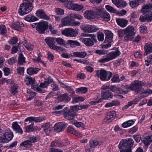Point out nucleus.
<instances>
[{"mask_svg":"<svg viewBox=\"0 0 152 152\" xmlns=\"http://www.w3.org/2000/svg\"><path fill=\"white\" fill-rule=\"evenodd\" d=\"M100 17L102 19L106 21H108L110 20V14L106 10H104Z\"/></svg>","mask_w":152,"mask_h":152,"instance_id":"c85d7f7f","label":"nucleus"},{"mask_svg":"<svg viewBox=\"0 0 152 152\" xmlns=\"http://www.w3.org/2000/svg\"><path fill=\"white\" fill-rule=\"evenodd\" d=\"M88 91V89L86 87H81L77 88L76 90V93H86Z\"/></svg>","mask_w":152,"mask_h":152,"instance_id":"8fccbe9b","label":"nucleus"},{"mask_svg":"<svg viewBox=\"0 0 152 152\" xmlns=\"http://www.w3.org/2000/svg\"><path fill=\"white\" fill-rule=\"evenodd\" d=\"M149 7V6H145L141 9V11L144 14L141 15L139 18L141 22H149L152 20V13L151 11L148 10Z\"/></svg>","mask_w":152,"mask_h":152,"instance_id":"7ed1b4c3","label":"nucleus"},{"mask_svg":"<svg viewBox=\"0 0 152 152\" xmlns=\"http://www.w3.org/2000/svg\"><path fill=\"white\" fill-rule=\"evenodd\" d=\"M78 34V30L76 29H73L70 28V37H75Z\"/></svg>","mask_w":152,"mask_h":152,"instance_id":"a18cd8bd","label":"nucleus"},{"mask_svg":"<svg viewBox=\"0 0 152 152\" xmlns=\"http://www.w3.org/2000/svg\"><path fill=\"white\" fill-rule=\"evenodd\" d=\"M129 5L132 8H134L137 6L139 4V2L137 0L131 1L129 2Z\"/></svg>","mask_w":152,"mask_h":152,"instance_id":"864d4df0","label":"nucleus"},{"mask_svg":"<svg viewBox=\"0 0 152 152\" xmlns=\"http://www.w3.org/2000/svg\"><path fill=\"white\" fill-rule=\"evenodd\" d=\"M124 31L126 35L124 37V39L126 41H128L132 40L135 35L134 29L132 26H128L124 29Z\"/></svg>","mask_w":152,"mask_h":152,"instance_id":"1a4fd4ad","label":"nucleus"},{"mask_svg":"<svg viewBox=\"0 0 152 152\" xmlns=\"http://www.w3.org/2000/svg\"><path fill=\"white\" fill-rule=\"evenodd\" d=\"M45 41L50 48L54 45L55 43V38L47 37L45 39Z\"/></svg>","mask_w":152,"mask_h":152,"instance_id":"cd10ccee","label":"nucleus"},{"mask_svg":"<svg viewBox=\"0 0 152 152\" xmlns=\"http://www.w3.org/2000/svg\"><path fill=\"white\" fill-rule=\"evenodd\" d=\"M25 124L26 125H28L25 127L26 129L25 132H33L34 130L33 128V125L34 123H29L28 122H26Z\"/></svg>","mask_w":152,"mask_h":152,"instance_id":"c756f323","label":"nucleus"},{"mask_svg":"<svg viewBox=\"0 0 152 152\" xmlns=\"http://www.w3.org/2000/svg\"><path fill=\"white\" fill-rule=\"evenodd\" d=\"M134 123V122L133 120H129L123 123L122 125L124 128H127L131 126Z\"/></svg>","mask_w":152,"mask_h":152,"instance_id":"f704fd0d","label":"nucleus"},{"mask_svg":"<svg viewBox=\"0 0 152 152\" xmlns=\"http://www.w3.org/2000/svg\"><path fill=\"white\" fill-rule=\"evenodd\" d=\"M42 127L43 128V129H51L52 128V126L50 125L49 123H46L42 126Z\"/></svg>","mask_w":152,"mask_h":152,"instance_id":"bf43d9fd","label":"nucleus"},{"mask_svg":"<svg viewBox=\"0 0 152 152\" xmlns=\"http://www.w3.org/2000/svg\"><path fill=\"white\" fill-rule=\"evenodd\" d=\"M120 102L117 100H113L110 102L107 103L105 105V107H109L113 106H117L119 105Z\"/></svg>","mask_w":152,"mask_h":152,"instance_id":"473e14b6","label":"nucleus"},{"mask_svg":"<svg viewBox=\"0 0 152 152\" xmlns=\"http://www.w3.org/2000/svg\"><path fill=\"white\" fill-rule=\"evenodd\" d=\"M31 87L32 89L34 90H37L38 92L40 93L44 92V90H42L41 88L39 87L38 85L35 83V82H33V83L31 85Z\"/></svg>","mask_w":152,"mask_h":152,"instance_id":"c9c22d12","label":"nucleus"},{"mask_svg":"<svg viewBox=\"0 0 152 152\" xmlns=\"http://www.w3.org/2000/svg\"><path fill=\"white\" fill-rule=\"evenodd\" d=\"M95 53L99 55H104L107 53V51L104 50H96Z\"/></svg>","mask_w":152,"mask_h":152,"instance_id":"052dcab7","label":"nucleus"},{"mask_svg":"<svg viewBox=\"0 0 152 152\" xmlns=\"http://www.w3.org/2000/svg\"><path fill=\"white\" fill-rule=\"evenodd\" d=\"M74 4L72 1L68 0L66 3L64 4V5L68 9L72 10Z\"/></svg>","mask_w":152,"mask_h":152,"instance_id":"ea45409f","label":"nucleus"},{"mask_svg":"<svg viewBox=\"0 0 152 152\" xmlns=\"http://www.w3.org/2000/svg\"><path fill=\"white\" fill-rule=\"evenodd\" d=\"M143 142L146 145H148L151 143L152 141V135H149L142 138Z\"/></svg>","mask_w":152,"mask_h":152,"instance_id":"a878e982","label":"nucleus"},{"mask_svg":"<svg viewBox=\"0 0 152 152\" xmlns=\"http://www.w3.org/2000/svg\"><path fill=\"white\" fill-rule=\"evenodd\" d=\"M18 60V63L20 65L23 64V63L25 62V58L21 53L19 54Z\"/></svg>","mask_w":152,"mask_h":152,"instance_id":"58836bf2","label":"nucleus"},{"mask_svg":"<svg viewBox=\"0 0 152 152\" xmlns=\"http://www.w3.org/2000/svg\"><path fill=\"white\" fill-rule=\"evenodd\" d=\"M83 8V7L82 5H79L77 4H74L72 10L79 11L81 10Z\"/></svg>","mask_w":152,"mask_h":152,"instance_id":"de8ad7c7","label":"nucleus"},{"mask_svg":"<svg viewBox=\"0 0 152 152\" xmlns=\"http://www.w3.org/2000/svg\"><path fill=\"white\" fill-rule=\"evenodd\" d=\"M56 11L57 14L59 15H62L64 14V10L59 8L56 9Z\"/></svg>","mask_w":152,"mask_h":152,"instance_id":"338daca9","label":"nucleus"},{"mask_svg":"<svg viewBox=\"0 0 152 152\" xmlns=\"http://www.w3.org/2000/svg\"><path fill=\"white\" fill-rule=\"evenodd\" d=\"M25 81L27 85H30L35 82V79L34 78H32L30 77H27L25 79Z\"/></svg>","mask_w":152,"mask_h":152,"instance_id":"4c0bfd02","label":"nucleus"},{"mask_svg":"<svg viewBox=\"0 0 152 152\" xmlns=\"http://www.w3.org/2000/svg\"><path fill=\"white\" fill-rule=\"evenodd\" d=\"M67 125L65 122H59L55 125L53 128L55 131L58 132H62Z\"/></svg>","mask_w":152,"mask_h":152,"instance_id":"4468645a","label":"nucleus"},{"mask_svg":"<svg viewBox=\"0 0 152 152\" xmlns=\"http://www.w3.org/2000/svg\"><path fill=\"white\" fill-rule=\"evenodd\" d=\"M84 15V17L88 19H95L96 18L93 9L86 10Z\"/></svg>","mask_w":152,"mask_h":152,"instance_id":"f3484780","label":"nucleus"},{"mask_svg":"<svg viewBox=\"0 0 152 152\" xmlns=\"http://www.w3.org/2000/svg\"><path fill=\"white\" fill-rule=\"evenodd\" d=\"M120 53L118 50H117L114 52L110 53L106 55L105 56L98 61L99 62L103 63L108 62L110 60L115 58L116 57L119 56Z\"/></svg>","mask_w":152,"mask_h":152,"instance_id":"423d86ee","label":"nucleus"},{"mask_svg":"<svg viewBox=\"0 0 152 152\" xmlns=\"http://www.w3.org/2000/svg\"><path fill=\"white\" fill-rule=\"evenodd\" d=\"M84 37H91V38H83L82 40L83 42L87 46H91L94 45V42H96L97 40L95 35L94 34H84Z\"/></svg>","mask_w":152,"mask_h":152,"instance_id":"0eeeda50","label":"nucleus"},{"mask_svg":"<svg viewBox=\"0 0 152 152\" xmlns=\"http://www.w3.org/2000/svg\"><path fill=\"white\" fill-rule=\"evenodd\" d=\"M61 34L67 37H70V28H65L64 30L62 31Z\"/></svg>","mask_w":152,"mask_h":152,"instance_id":"c03bdc74","label":"nucleus"},{"mask_svg":"<svg viewBox=\"0 0 152 152\" xmlns=\"http://www.w3.org/2000/svg\"><path fill=\"white\" fill-rule=\"evenodd\" d=\"M97 38L99 41H102L104 39V34L101 32H97Z\"/></svg>","mask_w":152,"mask_h":152,"instance_id":"5fc2aeb1","label":"nucleus"},{"mask_svg":"<svg viewBox=\"0 0 152 152\" xmlns=\"http://www.w3.org/2000/svg\"><path fill=\"white\" fill-rule=\"evenodd\" d=\"M102 99H108L112 98L113 96L112 93L109 90L104 92L101 94Z\"/></svg>","mask_w":152,"mask_h":152,"instance_id":"412c9836","label":"nucleus"},{"mask_svg":"<svg viewBox=\"0 0 152 152\" xmlns=\"http://www.w3.org/2000/svg\"><path fill=\"white\" fill-rule=\"evenodd\" d=\"M23 0V2L20 6L18 12L21 15L28 13L31 11L33 8L31 3L33 2L34 0Z\"/></svg>","mask_w":152,"mask_h":152,"instance_id":"f257e3e1","label":"nucleus"},{"mask_svg":"<svg viewBox=\"0 0 152 152\" xmlns=\"http://www.w3.org/2000/svg\"><path fill=\"white\" fill-rule=\"evenodd\" d=\"M106 9L109 12L112 13H115L116 12V10L113 8L112 7L109 5H106L105 6Z\"/></svg>","mask_w":152,"mask_h":152,"instance_id":"6e6d98bb","label":"nucleus"},{"mask_svg":"<svg viewBox=\"0 0 152 152\" xmlns=\"http://www.w3.org/2000/svg\"><path fill=\"white\" fill-rule=\"evenodd\" d=\"M17 88L15 86H13L11 87V92L13 94H15L17 93L18 91H17Z\"/></svg>","mask_w":152,"mask_h":152,"instance_id":"680f3d73","label":"nucleus"},{"mask_svg":"<svg viewBox=\"0 0 152 152\" xmlns=\"http://www.w3.org/2000/svg\"><path fill=\"white\" fill-rule=\"evenodd\" d=\"M67 132L68 133L73 134L75 132V130L73 127L72 126H69L67 129Z\"/></svg>","mask_w":152,"mask_h":152,"instance_id":"774afa93","label":"nucleus"},{"mask_svg":"<svg viewBox=\"0 0 152 152\" xmlns=\"http://www.w3.org/2000/svg\"><path fill=\"white\" fill-rule=\"evenodd\" d=\"M42 121V119H40L39 118H33L32 117H28L24 121L25 122H28L29 123H32L33 121H34L36 122H40Z\"/></svg>","mask_w":152,"mask_h":152,"instance_id":"7c9ffc66","label":"nucleus"},{"mask_svg":"<svg viewBox=\"0 0 152 152\" xmlns=\"http://www.w3.org/2000/svg\"><path fill=\"white\" fill-rule=\"evenodd\" d=\"M134 141L132 138H129L128 140H122L120 142L118 145L119 149L130 148L133 146Z\"/></svg>","mask_w":152,"mask_h":152,"instance_id":"9d476101","label":"nucleus"},{"mask_svg":"<svg viewBox=\"0 0 152 152\" xmlns=\"http://www.w3.org/2000/svg\"><path fill=\"white\" fill-rule=\"evenodd\" d=\"M90 147L91 148H95L96 146L102 145L104 142L102 141H98L96 140H91L90 141Z\"/></svg>","mask_w":152,"mask_h":152,"instance_id":"bb28decb","label":"nucleus"},{"mask_svg":"<svg viewBox=\"0 0 152 152\" xmlns=\"http://www.w3.org/2000/svg\"><path fill=\"white\" fill-rule=\"evenodd\" d=\"M37 140L36 137L30 138L29 140H25L22 142L20 145L21 146H23L25 147L28 148L31 147L32 142H36Z\"/></svg>","mask_w":152,"mask_h":152,"instance_id":"dca6fc26","label":"nucleus"},{"mask_svg":"<svg viewBox=\"0 0 152 152\" xmlns=\"http://www.w3.org/2000/svg\"><path fill=\"white\" fill-rule=\"evenodd\" d=\"M59 99L61 102H62L65 103H67L71 100L70 98L68 96L67 93L61 95L58 97Z\"/></svg>","mask_w":152,"mask_h":152,"instance_id":"aec40b11","label":"nucleus"},{"mask_svg":"<svg viewBox=\"0 0 152 152\" xmlns=\"http://www.w3.org/2000/svg\"><path fill=\"white\" fill-rule=\"evenodd\" d=\"M93 10L95 16L96 17L98 15L100 17V15H101L104 11L105 9H104L99 7L94 8Z\"/></svg>","mask_w":152,"mask_h":152,"instance_id":"393cba45","label":"nucleus"},{"mask_svg":"<svg viewBox=\"0 0 152 152\" xmlns=\"http://www.w3.org/2000/svg\"><path fill=\"white\" fill-rule=\"evenodd\" d=\"M61 23L64 26H79L80 24V22H77L72 20L71 17L70 16V14L67 17L62 19Z\"/></svg>","mask_w":152,"mask_h":152,"instance_id":"9b49d317","label":"nucleus"},{"mask_svg":"<svg viewBox=\"0 0 152 152\" xmlns=\"http://www.w3.org/2000/svg\"><path fill=\"white\" fill-rule=\"evenodd\" d=\"M118 2L116 5L118 8H124L126 5V2L123 0H119Z\"/></svg>","mask_w":152,"mask_h":152,"instance_id":"79ce46f5","label":"nucleus"},{"mask_svg":"<svg viewBox=\"0 0 152 152\" xmlns=\"http://www.w3.org/2000/svg\"><path fill=\"white\" fill-rule=\"evenodd\" d=\"M70 16L71 17L72 19L74 20L73 18H75L79 20L82 19L83 17L81 15L75 13H72L70 14Z\"/></svg>","mask_w":152,"mask_h":152,"instance_id":"603ef678","label":"nucleus"},{"mask_svg":"<svg viewBox=\"0 0 152 152\" xmlns=\"http://www.w3.org/2000/svg\"><path fill=\"white\" fill-rule=\"evenodd\" d=\"M144 49L145 52L144 55H147L148 54H149L152 52V43L148 42L146 43L144 46Z\"/></svg>","mask_w":152,"mask_h":152,"instance_id":"a211bd4d","label":"nucleus"},{"mask_svg":"<svg viewBox=\"0 0 152 152\" xmlns=\"http://www.w3.org/2000/svg\"><path fill=\"white\" fill-rule=\"evenodd\" d=\"M16 58L15 57H13L8 60V63L10 65H12L15 62Z\"/></svg>","mask_w":152,"mask_h":152,"instance_id":"69168bd1","label":"nucleus"},{"mask_svg":"<svg viewBox=\"0 0 152 152\" xmlns=\"http://www.w3.org/2000/svg\"><path fill=\"white\" fill-rule=\"evenodd\" d=\"M6 28L4 25H0V33L1 35H4L7 33Z\"/></svg>","mask_w":152,"mask_h":152,"instance_id":"49530a36","label":"nucleus"},{"mask_svg":"<svg viewBox=\"0 0 152 152\" xmlns=\"http://www.w3.org/2000/svg\"><path fill=\"white\" fill-rule=\"evenodd\" d=\"M117 32L119 37L121 38L124 36L125 34L124 29L118 30L117 31Z\"/></svg>","mask_w":152,"mask_h":152,"instance_id":"0e129e2a","label":"nucleus"},{"mask_svg":"<svg viewBox=\"0 0 152 152\" xmlns=\"http://www.w3.org/2000/svg\"><path fill=\"white\" fill-rule=\"evenodd\" d=\"M106 37L104 42L105 43H111L113 42V34L110 31L107 30L105 33Z\"/></svg>","mask_w":152,"mask_h":152,"instance_id":"6ab92c4d","label":"nucleus"},{"mask_svg":"<svg viewBox=\"0 0 152 152\" xmlns=\"http://www.w3.org/2000/svg\"><path fill=\"white\" fill-rule=\"evenodd\" d=\"M80 28L84 32L91 33L90 25H83L80 26Z\"/></svg>","mask_w":152,"mask_h":152,"instance_id":"e433bc0d","label":"nucleus"},{"mask_svg":"<svg viewBox=\"0 0 152 152\" xmlns=\"http://www.w3.org/2000/svg\"><path fill=\"white\" fill-rule=\"evenodd\" d=\"M55 41L56 42L58 45H65V42L64 40L61 38H55Z\"/></svg>","mask_w":152,"mask_h":152,"instance_id":"09e8293b","label":"nucleus"},{"mask_svg":"<svg viewBox=\"0 0 152 152\" xmlns=\"http://www.w3.org/2000/svg\"><path fill=\"white\" fill-rule=\"evenodd\" d=\"M116 116V112L114 111H110L107 114L106 117L104 119V121L107 123L111 122Z\"/></svg>","mask_w":152,"mask_h":152,"instance_id":"2eb2a0df","label":"nucleus"},{"mask_svg":"<svg viewBox=\"0 0 152 152\" xmlns=\"http://www.w3.org/2000/svg\"><path fill=\"white\" fill-rule=\"evenodd\" d=\"M75 110L74 106L71 107L70 109H68L67 107L64 108L63 110L64 117L66 119L69 120H73L77 116L76 113L77 111Z\"/></svg>","mask_w":152,"mask_h":152,"instance_id":"20e7f679","label":"nucleus"},{"mask_svg":"<svg viewBox=\"0 0 152 152\" xmlns=\"http://www.w3.org/2000/svg\"><path fill=\"white\" fill-rule=\"evenodd\" d=\"M69 123L71 124L74 125L77 128L83 127L84 126L83 123L80 122H77V121L74 120L70 121Z\"/></svg>","mask_w":152,"mask_h":152,"instance_id":"72a5a7b5","label":"nucleus"},{"mask_svg":"<svg viewBox=\"0 0 152 152\" xmlns=\"http://www.w3.org/2000/svg\"><path fill=\"white\" fill-rule=\"evenodd\" d=\"M48 23L47 21H43L37 25L36 27V30L40 34H44L45 31L48 28Z\"/></svg>","mask_w":152,"mask_h":152,"instance_id":"ddd939ff","label":"nucleus"},{"mask_svg":"<svg viewBox=\"0 0 152 152\" xmlns=\"http://www.w3.org/2000/svg\"><path fill=\"white\" fill-rule=\"evenodd\" d=\"M123 79H120L118 75L115 74L113 75L111 79V81L113 82H118L120 81L123 80Z\"/></svg>","mask_w":152,"mask_h":152,"instance_id":"3c124183","label":"nucleus"},{"mask_svg":"<svg viewBox=\"0 0 152 152\" xmlns=\"http://www.w3.org/2000/svg\"><path fill=\"white\" fill-rule=\"evenodd\" d=\"M23 0V2L20 6L18 12L21 15L28 13L31 11L33 8L31 3L33 2L34 0Z\"/></svg>","mask_w":152,"mask_h":152,"instance_id":"f03ea898","label":"nucleus"},{"mask_svg":"<svg viewBox=\"0 0 152 152\" xmlns=\"http://www.w3.org/2000/svg\"><path fill=\"white\" fill-rule=\"evenodd\" d=\"M143 84L144 83L141 81L135 80L134 84L130 86V88L132 90L134 91L137 94H141L144 92V89L141 87Z\"/></svg>","mask_w":152,"mask_h":152,"instance_id":"6e6552de","label":"nucleus"},{"mask_svg":"<svg viewBox=\"0 0 152 152\" xmlns=\"http://www.w3.org/2000/svg\"><path fill=\"white\" fill-rule=\"evenodd\" d=\"M68 43L72 47H74L76 46H79L80 45V43L77 41L69 40L68 41Z\"/></svg>","mask_w":152,"mask_h":152,"instance_id":"a19ab883","label":"nucleus"},{"mask_svg":"<svg viewBox=\"0 0 152 152\" xmlns=\"http://www.w3.org/2000/svg\"><path fill=\"white\" fill-rule=\"evenodd\" d=\"M12 127L16 133H20L21 134L23 133V131L17 122H15L12 123Z\"/></svg>","mask_w":152,"mask_h":152,"instance_id":"5701e85b","label":"nucleus"},{"mask_svg":"<svg viewBox=\"0 0 152 152\" xmlns=\"http://www.w3.org/2000/svg\"><path fill=\"white\" fill-rule=\"evenodd\" d=\"M11 27L13 28L14 29L17 31H22V30L21 29L20 27H19V24L17 23H13L11 25Z\"/></svg>","mask_w":152,"mask_h":152,"instance_id":"4d7b16f0","label":"nucleus"},{"mask_svg":"<svg viewBox=\"0 0 152 152\" xmlns=\"http://www.w3.org/2000/svg\"><path fill=\"white\" fill-rule=\"evenodd\" d=\"M140 32L142 33H145L147 32V28L145 26L142 25L140 26Z\"/></svg>","mask_w":152,"mask_h":152,"instance_id":"13d9d810","label":"nucleus"},{"mask_svg":"<svg viewBox=\"0 0 152 152\" xmlns=\"http://www.w3.org/2000/svg\"><path fill=\"white\" fill-rule=\"evenodd\" d=\"M116 20L118 24L122 28L126 27L128 22L127 20L124 19L116 18Z\"/></svg>","mask_w":152,"mask_h":152,"instance_id":"4be33fe9","label":"nucleus"},{"mask_svg":"<svg viewBox=\"0 0 152 152\" xmlns=\"http://www.w3.org/2000/svg\"><path fill=\"white\" fill-rule=\"evenodd\" d=\"M88 106V105H76L74 106L75 108V110L77 112L79 110H81L82 109H85L87 108Z\"/></svg>","mask_w":152,"mask_h":152,"instance_id":"37998d69","label":"nucleus"},{"mask_svg":"<svg viewBox=\"0 0 152 152\" xmlns=\"http://www.w3.org/2000/svg\"><path fill=\"white\" fill-rule=\"evenodd\" d=\"M13 137L12 132L7 131L5 133H3L2 137L0 138V142L7 143L11 140Z\"/></svg>","mask_w":152,"mask_h":152,"instance_id":"f8f14e48","label":"nucleus"},{"mask_svg":"<svg viewBox=\"0 0 152 152\" xmlns=\"http://www.w3.org/2000/svg\"><path fill=\"white\" fill-rule=\"evenodd\" d=\"M38 17L47 20H49L50 19V18L49 16H48L44 12L40 15V16H38Z\"/></svg>","mask_w":152,"mask_h":152,"instance_id":"e2e57ef3","label":"nucleus"},{"mask_svg":"<svg viewBox=\"0 0 152 152\" xmlns=\"http://www.w3.org/2000/svg\"><path fill=\"white\" fill-rule=\"evenodd\" d=\"M39 70L38 68L29 67L27 69V72L29 75H32L37 74Z\"/></svg>","mask_w":152,"mask_h":152,"instance_id":"b1692460","label":"nucleus"},{"mask_svg":"<svg viewBox=\"0 0 152 152\" xmlns=\"http://www.w3.org/2000/svg\"><path fill=\"white\" fill-rule=\"evenodd\" d=\"M96 75L102 81H107L109 80L111 77L112 74L110 72H107L102 69L97 71Z\"/></svg>","mask_w":152,"mask_h":152,"instance_id":"39448f33","label":"nucleus"},{"mask_svg":"<svg viewBox=\"0 0 152 152\" xmlns=\"http://www.w3.org/2000/svg\"><path fill=\"white\" fill-rule=\"evenodd\" d=\"M87 53L85 52H74L73 55H71L72 56H74L76 57L84 58L87 55Z\"/></svg>","mask_w":152,"mask_h":152,"instance_id":"2f4dec72","label":"nucleus"}]
</instances>
